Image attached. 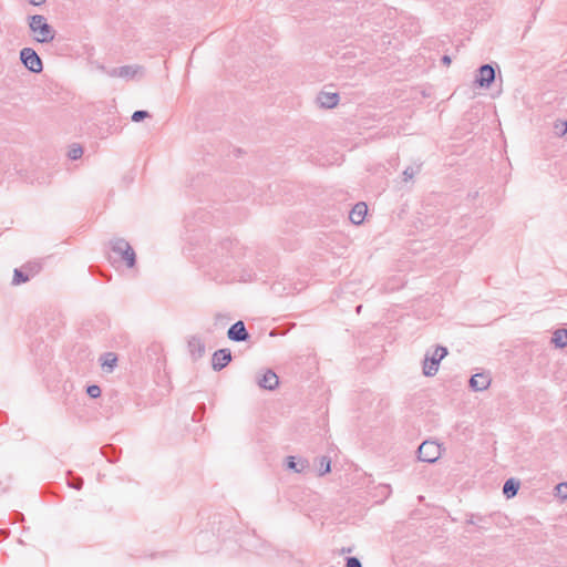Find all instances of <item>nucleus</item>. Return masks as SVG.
<instances>
[{
  "mask_svg": "<svg viewBox=\"0 0 567 567\" xmlns=\"http://www.w3.org/2000/svg\"><path fill=\"white\" fill-rule=\"evenodd\" d=\"M28 25L33 34L34 41L39 43H50L54 40L56 31L42 14H33L28 17Z\"/></svg>",
  "mask_w": 567,
  "mask_h": 567,
  "instance_id": "obj_1",
  "label": "nucleus"
},
{
  "mask_svg": "<svg viewBox=\"0 0 567 567\" xmlns=\"http://www.w3.org/2000/svg\"><path fill=\"white\" fill-rule=\"evenodd\" d=\"M111 250L117 256L118 261L126 264L128 268H133L136 264V255L132 246L124 238H115L110 241Z\"/></svg>",
  "mask_w": 567,
  "mask_h": 567,
  "instance_id": "obj_2",
  "label": "nucleus"
},
{
  "mask_svg": "<svg viewBox=\"0 0 567 567\" xmlns=\"http://www.w3.org/2000/svg\"><path fill=\"white\" fill-rule=\"evenodd\" d=\"M447 354V349L442 346H437L432 354L425 353L423 361V374L426 377H433L439 371V365L442 359Z\"/></svg>",
  "mask_w": 567,
  "mask_h": 567,
  "instance_id": "obj_3",
  "label": "nucleus"
},
{
  "mask_svg": "<svg viewBox=\"0 0 567 567\" xmlns=\"http://www.w3.org/2000/svg\"><path fill=\"white\" fill-rule=\"evenodd\" d=\"M441 444L426 440L417 449V458L421 462L434 463L441 457Z\"/></svg>",
  "mask_w": 567,
  "mask_h": 567,
  "instance_id": "obj_4",
  "label": "nucleus"
},
{
  "mask_svg": "<svg viewBox=\"0 0 567 567\" xmlns=\"http://www.w3.org/2000/svg\"><path fill=\"white\" fill-rule=\"evenodd\" d=\"M20 61L32 73H41L43 70V62L32 48H23L20 51Z\"/></svg>",
  "mask_w": 567,
  "mask_h": 567,
  "instance_id": "obj_5",
  "label": "nucleus"
},
{
  "mask_svg": "<svg viewBox=\"0 0 567 567\" xmlns=\"http://www.w3.org/2000/svg\"><path fill=\"white\" fill-rule=\"evenodd\" d=\"M495 81V69L492 64H483L477 70V75L475 78V84L480 87H489L492 83Z\"/></svg>",
  "mask_w": 567,
  "mask_h": 567,
  "instance_id": "obj_6",
  "label": "nucleus"
},
{
  "mask_svg": "<svg viewBox=\"0 0 567 567\" xmlns=\"http://www.w3.org/2000/svg\"><path fill=\"white\" fill-rule=\"evenodd\" d=\"M227 337L234 342H244L250 338L245 323L241 320L236 321L227 331Z\"/></svg>",
  "mask_w": 567,
  "mask_h": 567,
  "instance_id": "obj_7",
  "label": "nucleus"
},
{
  "mask_svg": "<svg viewBox=\"0 0 567 567\" xmlns=\"http://www.w3.org/2000/svg\"><path fill=\"white\" fill-rule=\"evenodd\" d=\"M231 361V352L229 349H219L214 352L212 358V367L215 371H220Z\"/></svg>",
  "mask_w": 567,
  "mask_h": 567,
  "instance_id": "obj_8",
  "label": "nucleus"
},
{
  "mask_svg": "<svg viewBox=\"0 0 567 567\" xmlns=\"http://www.w3.org/2000/svg\"><path fill=\"white\" fill-rule=\"evenodd\" d=\"M260 388L265 390H275L279 384L278 375L270 369L266 370L265 373L257 380Z\"/></svg>",
  "mask_w": 567,
  "mask_h": 567,
  "instance_id": "obj_9",
  "label": "nucleus"
},
{
  "mask_svg": "<svg viewBox=\"0 0 567 567\" xmlns=\"http://www.w3.org/2000/svg\"><path fill=\"white\" fill-rule=\"evenodd\" d=\"M491 384V378L487 373H476L470 379V388L473 391L486 390Z\"/></svg>",
  "mask_w": 567,
  "mask_h": 567,
  "instance_id": "obj_10",
  "label": "nucleus"
},
{
  "mask_svg": "<svg viewBox=\"0 0 567 567\" xmlns=\"http://www.w3.org/2000/svg\"><path fill=\"white\" fill-rule=\"evenodd\" d=\"M142 70V66L140 65H123L120 68H114L110 72L111 76H117L123 79H132L134 78L140 71Z\"/></svg>",
  "mask_w": 567,
  "mask_h": 567,
  "instance_id": "obj_11",
  "label": "nucleus"
},
{
  "mask_svg": "<svg viewBox=\"0 0 567 567\" xmlns=\"http://www.w3.org/2000/svg\"><path fill=\"white\" fill-rule=\"evenodd\" d=\"M368 212V206L363 202L357 203L350 212L349 218L354 225H360L363 223L364 217Z\"/></svg>",
  "mask_w": 567,
  "mask_h": 567,
  "instance_id": "obj_12",
  "label": "nucleus"
},
{
  "mask_svg": "<svg viewBox=\"0 0 567 567\" xmlns=\"http://www.w3.org/2000/svg\"><path fill=\"white\" fill-rule=\"evenodd\" d=\"M188 350L193 359L197 360L205 354V344L197 336H193L188 340Z\"/></svg>",
  "mask_w": 567,
  "mask_h": 567,
  "instance_id": "obj_13",
  "label": "nucleus"
},
{
  "mask_svg": "<svg viewBox=\"0 0 567 567\" xmlns=\"http://www.w3.org/2000/svg\"><path fill=\"white\" fill-rule=\"evenodd\" d=\"M317 100L322 107L332 109L339 103V94L321 92Z\"/></svg>",
  "mask_w": 567,
  "mask_h": 567,
  "instance_id": "obj_14",
  "label": "nucleus"
},
{
  "mask_svg": "<svg viewBox=\"0 0 567 567\" xmlns=\"http://www.w3.org/2000/svg\"><path fill=\"white\" fill-rule=\"evenodd\" d=\"M286 465L289 470L296 473H302L306 468H308L309 463L305 458H297L296 456H288L286 458Z\"/></svg>",
  "mask_w": 567,
  "mask_h": 567,
  "instance_id": "obj_15",
  "label": "nucleus"
},
{
  "mask_svg": "<svg viewBox=\"0 0 567 567\" xmlns=\"http://www.w3.org/2000/svg\"><path fill=\"white\" fill-rule=\"evenodd\" d=\"M519 486H520V483L518 480L512 477V478H508L504 485H503V494L507 497V498H512L514 497L518 489H519Z\"/></svg>",
  "mask_w": 567,
  "mask_h": 567,
  "instance_id": "obj_16",
  "label": "nucleus"
},
{
  "mask_svg": "<svg viewBox=\"0 0 567 567\" xmlns=\"http://www.w3.org/2000/svg\"><path fill=\"white\" fill-rule=\"evenodd\" d=\"M100 361L104 370H106L107 372H112L116 367L117 357L113 352H106L100 358Z\"/></svg>",
  "mask_w": 567,
  "mask_h": 567,
  "instance_id": "obj_17",
  "label": "nucleus"
},
{
  "mask_svg": "<svg viewBox=\"0 0 567 567\" xmlns=\"http://www.w3.org/2000/svg\"><path fill=\"white\" fill-rule=\"evenodd\" d=\"M120 451L112 444L104 445L101 449V454L110 462L114 463L118 460Z\"/></svg>",
  "mask_w": 567,
  "mask_h": 567,
  "instance_id": "obj_18",
  "label": "nucleus"
},
{
  "mask_svg": "<svg viewBox=\"0 0 567 567\" xmlns=\"http://www.w3.org/2000/svg\"><path fill=\"white\" fill-rule=\"evenodd\" d=\"M551 342L557 348H564L567 346V329H557L553 333Z\"/></svg>",
  "mask_w": 567,
  "mask_h": 567,
  "instance_id": "obj_19",
  "label": "nucleus"
},
{
  "mask_svg": "<svg viewBox=\"0 0 567 567\" xmlns=\"http://www.w3.org/2000/svg\"><path fill=\"white\" fill-rule=\"evenodd\" d=\"M30 280V275L22 269L16 268L13 271L12 285L18 286Z\"/></svg>",
  "mask_w": 567,
  "mask_h": 567,
  "instance_id": "obj_20",
  "label": "nucleus"
},
{
  "mask_svg": "<svg viewBox=\"0 0 567 567\" xmlns=\"http://www.w3.org/2000/svg\"><path fill=\"white\" fill-rule=\"evenodd\" d=\"M68 484L70 487L80 491L83 487V478L81 476H75L71 472H69Z\"/></svg>",
  "mask_w": 567,
  "mask_h": 567,
  "instance_id": "obj_21",
  "label": "nucleus"
},
{
  "mask_svg": "<svg viewBox=\"0 0 567 567\" xmlns=\"http://www.w3.org/2000/svg\"><path fill=\"white\" fill-rule=\"evenodd\" d=\"M331 471V460L328 456H322L320 460L319 475H324Z\"/></svg>",
  "mask_w": 567,
  "mask_h": 567,
  "instance_id": "obj_22",
  "label": "nucleus"
},
{
  "mask_svg": "<svg viewBox=\"0 0 567 567\" xmlns=\"http://www.w3.org/2000/svg\"><path fill=\"white\" fill-rule=\"evenodd\" d=\"M555 134L557 136H564L567 133V122L566 121H557L555 123Z\"/></svg>",
  "mask_w": 567,
  "mask_h": 567,
  "instance_id": "obj_23",
  "label": "nucleus"
},
{
  "mask_svg": "<svg viewBox=\"0 0 567 567\" xmlns=\"http://www.w3.org/2000/svg\"><path fill=\"white\" fill-rule=\"evenodd\" d=\"M556 496L564 499H567V483H559L555 487Z\"/></svg>",
  "mask_w": 567,
  "mask_h": 567,
  "instance_id": "obj_24",
  "label": "nucleus"
},
{
  "mask_svg": "<svg viewBox=\"0 0 567 567\" xmlns=\"http://www.w3.org/2000/svg\"><path fill=\"white\" fill-rule=\"evenodd\" d=\"M86 393L90 398L97 399L101 396L102 391L99 385L92 384L86 388Z\"/></svg>",
  "mask_w": 567,
  "mask_h": 567,
  "instance_id": "obj_25",
  "label": "nucleus"
},
{
  "mask_svg": "<svg viewBox=\"0 0 567 567\" xmlns=\"http://www.w3.org/2000/svg\"><path fill=\"white\" fill-rule=\"evenodd\" d=\"M150 117V113L147 111H144V110H138V111H135L133 114H132V121L133 122H141L143 121L144 118H147Z\"/></svg>",
  "mask_w": 567,
  "mask_h": 567,
  "instance_id": "obj_26",
  "label": "nucleus"
},
{
  "mask_svg": "<svg viewBox=\"0 0 567 567\" xmlns=\"http://www.w3.org/2000/svg\"><path fill=\"white\" fill-rule=\"evenodd\" d=\"M419 171H420V166H417L416 168H413L411 166L406 167L403 171V179L405 182L411 181Z\"/></svg>",
  "mask_w": 567,
  "mask_h": 567,
  "instance_id": "obj_27",
  "label": "nucleus"
},
{
  "mask_svg": "<svg viewBox=\"0 0 567 567\" xmlns=\"http://www.w3.org/2000/svg\"><path fill=\"white\" fill-rule=\"evenodd\" d=\"M346 567H362V564L359 558L350 556L346 559Z\"/></svg>",
  "mask_w": 567,
  "mask_h": 567,
  "instance_id": "obj_28",
  "label": "nucleus"
},
{
  "mask_svg": "<svg viewBox=\"0 0 567 567\" xmlns=\"http://www.w3.org/2000/svg\"><path fill=\"white\" fill-rule=\"evenodd\" d=\"M485 520V517L483 516H475V515H471L470 518L466 520L467 524H471V525H476V524H480V523H483Z\"/></svg>",
  "mask_w": 567,
  "mask_h": 567,
  "instance_id": "obj_29",
  "label": "nucleus"
},
{
  "mask_svg": "<svg viewBox=\"0 0 567 567\" xmlns=\"http://www.w3.org/2000/svg\"><path fill=\"white\" fill-rule=\"evenodd\" d=\"M83 154V150L81 147H76V148H72L70 152H69V156L70 158L72 159H78L82 156Z\"/></svg>",
  "mask_w": 567,
  "mask_h": 567,
  "instance_id": "obj_30",
  "label": "nucleus"
},
{
  "mask_svg": "<svg viewBox=\"0 0 567 567\" xmlns=\"http://www.w3.org/2000/svg\"><path fill=\"white\" fill-rule=\"evenodd\" d=\"M23 268H24L25 270L30 271V272H31V275H34V274H37V272L39 271V267H38V265H33V266H31V265L29 264V265H25Z\"/></svg>",
  "mask_w": 567,
  "mask_h": 567,
  "instance_id": "obj_31",
  "label": "nucleus"
},
{
  "mask_svg": "<svg viewBox=\"0 0 567 567\" xmlns=\"http://www.w3.org/2000/svg\"><path fill=\"white\" fill-rule=\"evenodd\" d=\"M441 62H442L444 65H446V66H447V65H450V64H451L452 59H451V56H450V55H446V54H445V55H443V56H442Z\"/></svg>",
  "mask_w": 567,
  "mask_h": 567,
  "instance_id": "obj_32",
  "label": "nucleus"
},
{
  "mask_svg": "<svg viewBox=\"0 0 567 567\" xmlns=\"http://www.w3.org/2000/svg\"><path fill=\"white\" fill-rule=\"evenodd\" d=\"M29 2L33 6H41L45 2V0H29Z\"/></svg>",
  "mask_w": 567,
  "mask_h": 567,
  "instance_id": "obj_33",
  "label": "nucleus"
},
{
  "mask_svg": "<svg viewBox=\"0 0 567 567\" xmlns=\"http://www.w3.org/2000/svg\"><path fill=\"white\" fill-rule=\"evenodd\" d=\"M342 551H343V553H350V551H351V548H348V549L343 548V549H342Z\"/></svg>",
  "mask_w": 567,
  "mask_h": 567,
  "instance_id": "obj_34",
  "label": "nucleus"
}]
</instances>
